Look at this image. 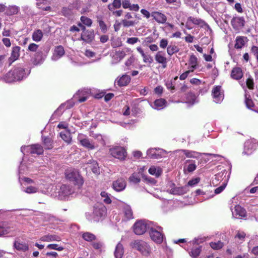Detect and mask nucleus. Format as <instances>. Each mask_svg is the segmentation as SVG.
Here are the masks:
<instances>
[{
    "instance_id": "53",
    "label": "nucleus",
    "mask_w": 258,
    "mask_h": 258,
    "mask_svg": "<svg viewBox=\"0 0 258 258\" xmlns=\"http://www.w3.org/2000/svg\"><path fill=\"white\" fill-rule=\"evenodd\" d=\"M81 22L88 27H91L92 24V21L91 19L86 17L81 16L80 18Z\"/></svg>"
},
{
    "instance_id": "51",
    "label": "nucleus",
    "mask_w": 258,
    "mask_h": 258,
    "mask_svg": "<svg viewBox=\"0 0 258 258\" xmlns=\"http://www.w3.org/2000/svg\"><path fill=\"white\" fill-rule=\"evenodd\" d=\"M186 98L187 102L189 103L193 104L196 102L197 97L193 93H188L186 95Z\"/></svg>"
},
{
    "instance_id": "63",
    "label": "nucleus",
    "mask_w": 258,
    "mask_h": 258,
    "mask_svg": "<svg viewBox=\"0 0 258 258\" xmlns=\"http://www.w3.org/2000/svg\"><path fill=\"white\" fill-rule=\"evenodd\" d=\"M245 103L246 107L250 109H252V107H253L254 104L251 99H249L247 97V95H245Z\"/></svg>"
},
{
    "instance_id": "36",
    "label": "nucleus",
    "mask_w": 258,
    "mask_h": 258,
    "mask_svg": "<svg viewBox=\"0 0 258 258\" xmlns=\"http://www.w3.org/2000/svg\"><path fill=\"white\" fill-rule=\"evenodd\" d=\"M61 138L68 144H70L72 142V137L71 133L67 131L61 132L59 133Z\"/></svg>"
},
{
    "instance_id": "57",
    "label": "nucleus",
    "mask_w": 258,
    "mask_h": 258,
    "mask_svg": "<svg viewBox=\"0 0 258 258\" xmlns=\"http://www.w3.org/2000/svg\"><path fill=\"white\" fill-rule=\"evenodd\" d=\"M211 247L214 249H219L223 246V242L218 241L217 242H211L210 243Z\"/></svg>"
},
{
    "instance_id": "8",
    "label": "nucleus",
    "mask_w": 258,
    "mask_h": 258,
    "mask_svg": "<svg viewBox=\"0 0 258 258\" xmlns=\"http://www.w3.org/2000/svg\"><path fill=\"white\" fill-rule=\"evenodd\" d=\"M77 140L82 146L88 150H93L96 147L94 143L83 134H78Z\"/></svg>"
},
{
    "instance_id": "45",
    "label": "nucleus",
    "mask_w": 258,
    "mask_h": 258,
    "mask_svg": "<svg viewBox=\"0 0 258 258\" xmlns=\"http://www.w3.org/2000/svg\"><path fill=\"white\" fill-rule=\"evenodd\" d=\"M19 8L15 5L10 6L6 9V14L8 15H14L18 13Z\"/></svg>"
},
{
    "instance_id": "11",
    "label": "nucleus",
    "mask_w": 258,
    "mask_h": 258,
    "mask_svg": "<svg viewBox=\"0 0 258 258\" xmlns=\"http://www.w3.org/2000/svg\"><path fill=\"white\" fill-rule=\"evenodd\" d=\"M155 59L157 63L162 65L163 69L167 67L168 59L165 51H158L155 55Z\"/></svg>"
},
{
    "instance_id": "55",
    "label": "nucleus",
    "mask_w": 258,
    "mask_h": 258,
    "mask_svg": "<svg viewBox=\"0 0 258 258\" xmlns=\"http://www.w3.org/2000/svg\"><path fill=\"white\" fill-rule=\"evenodd\" d=\"M93 138L96 140L101 145L104 146L105 145L104 137L101 134H94L93 135Z\"/></svg>"
},
{
    "instance_id": "29",
    "label": "nucleus",
    "mask_w": 258,
    "mask_h": 258,
    "mask_svg": "<svg viewBox=\"0 0 258 258\" xmlns=\"http://www.w3.org/2000/svg\"><path fill=\"white\" fill-rule=\"evenodd\" d=\"M40 240L42 241L50 242L53 241H59L61 238L59 236L55 234H48L42 236Z\"/></svg>"
},
{
    "instance_id": "50",
    "label": "nucleus",
    "mask_w": 258,
    "mask_h": 258,
    "mask_svg": "<svg viewBox=\"0 0 258 258\" xmlns=\"http://www.w3.org/2000/svg\"><path fill=\"white\" fill-rule=\"evenodd\" d=\"M141 180L140 175L136 173H134L129 177V181L130 182L134 184L140 182Z\"/></svg>"
},
{
    "instance_id": "42",
    "label": "nucleus",
    "mask_w": 258,
    "mask_h": 258,
    "mask_svg": "<svg viewBox=\"0 0 258 258\" xmlns=\"http://www.w3.org/2000/svg\"><path fill=\"white\" fill-rule=\"evenodd\" d=\"M197 61L198 59L195 55H191L190 56L189 60V64L190 65V67L189 68V69H190V71H191V72H193L197 68Z\"/></svg>"
},
{
    "instance_id": "47",
    "label": "nucleus",
    "mask_w": 258,
    "mask_h": 258,
    "mask_svg": "<svg viewBox=\"0 0 258 258\" xmlns=\"http://www.w3.org/2000/svg\"><path fill=\"white\" fill-rule=\"evenodd\" d=\"M121 0H114L111 4H109L108 8L110 11H112L114 9H119L121 7Z\"/></svg>"
},
{
    "instance_id": "17",
    "label": "nucleus",
    "mask_w": 258,
    "mask_h": 258,
    "mask_svg": "<svg viewBox=\"0 0 258 258\" xmlns=\"http://www.w3.org/2000/svg\"><path fill=\"white\" fill-rule=\"evenodd\" d=\"M74 192V189L72 186L63 184L62 185L58 191V195L60 197H67Z\"/></svg>"
},
{
    "instance_id": "59",
    "label": "nucleus",
    "mask_w": 258,
    "mask_h": 258,
    "mask_svg": "<svg viewBox=\"0 0 258 258\" xmlns=\"http://www.w3.org/2000/svg\"><path fill=\"white\" fill-rule=\"evenodd\" d=\"M38 189L37 187L33 186H28L26 189H24L23 191L25 192H26L27 194H34L37 192Z\"/></svg>"
},
{
    "instance_id": "20",
    "label": "nucleus",
    "mask_w": 258,
    "mask_h": 258,
    "mask_svg": "<svg viewBox=\"0 0 258 258\" xmlns=\"http://www.w3.org/2000/svg\"><path fill=\"white\" fill-rule=\"evenodd\" d=\"M243 76V73L242 69L240 67L233 68L231 72V77L235 80H239Z\"/></svg>"
},
{
    "instance_id": "39",
    "label": "nucleus",
    "mask_w": 258,
    "mask_h": 258,
    "mask_svg": "<svg viewBox=\"0 0 258 258\" xmlns=\"http://www.w3.org/2000/svg\"><path fill=\"white\" fill-rule=\"evenodd\" d=\"M14 246L16 249L18 250L26 251L28 250V245L27 244L19 241H15Z\"/></svg>"
},
{
    "instance_id": "19",
    "label": "nucleus",
    "mask_w": 258,
    "mask_h": 258,
    "mask_svg": "<svg viewBox=\"0 0 258 258\" xmlns=\"http://www.w3.org/2000/svg\"><path fill=\"white\" fill-rule=\"evenodd\" d=\"M167 101L165 99L160 98L155 100L153 103L150 104V105L153 108L159 110L165 107Z\"/></svg>"
},
{
    "instance_id": "1",
    "label": "nucleus",
    "mask_w": 258,
    "mask_h": 258,
    "mask_svg": "<svg viewBox=\"0 0 258 258\" xmlns=\"http://www.w3.org/2000/svg\"><path fill=\"white\" fill-rule=\"evenodd\" d=\"M131 245L144 256H148L151 253L152 248L150 244L143 240H135L132 242Z\"/></svg>"
},
{
    "instance_id": "58",
    "label": "nucleus",
    "mask_w": 258,
    "mask_h": 258,
    "mask_svg": "<svg viewBox=\"0 0 258 258\" xmlns=\"http://www.w3.org/2000/svg\"><path fill=\"white\" fill-rule=\"evenodd\" d=\"M155 39L152 36H148L145 38L144 41L142 42V44L145 46H148L150 44L154 42Z\"/></svg>"
},
{
    "instance_id": "61",
    "label": "nucleus",
    "mask_w": 258,
    "mask_h": 258,
    "mask_svg": "<svg viewBox=\"0 0 258 258\" xmlns=\"http://www.w3.org/2000/svg\"><path fill=\"white\" fill-rule=\"evenodd\" d=\"M101 196L103 198V201L106 204H109L111 202V200L108 197V194L105 191H102L100 194Z\"/></svg>"
},
{
    "instance_id": "62",
    "label": "nucleus",
    "mask_w": 258,
    "mask_h": 258,
    "mask_svg": "<svg viewBox=\"0 0 258 258\" xmlns=\"http://www.w3.org/2000/svg\"><path fill=\"white\" fill-rule=\"evenodd\" d=\"M98 23L102 32L105 33L107 30L106 25L102 19H98Z\"/></svg>"
},
{
    "instance_id": "28",
    "label": "nucleus",
    "mask_w": 258,
    "mask_h": 258,
    "mask_svg": "<svg viewBox=\"0 0 258 258\" xmlns=\"http://www.w3.org/2000/svg\"><path fill=\"white\" fill-rule=\"evenodd\" d=\"M20 47L16 46L12 48L11 56L9 58V61L11 62L17 60L20 56Z\"/></svg>"
},
{
    "instance_id": "6",
    "label": "nucleus",
    "mask_w": 258,
    "mask_h": 258,
    "mask_svg": "<svg viewBox=\"0 0 258 258\" xmlns=\"http://www.w3.org/2000/svg\"><path fill=\"white\" fill-rule=\"evenodd\" d=\"M93 212L94 217H89V221L97 222L99 221L106 214V209L105 207L101 204L95 205L93 207Z\"/></svg>"
},
{
    "instance_id": "23",
    "label": "nucleus",
    "mask_w": 258,
    "mask_h": 258,
    "mask_svg": "<svg viewBox=\"0 0 258 258\" xmlns=\"http://www.w3.org/2000/svg\"><path fill=\"white\" fill-rule=\"evenodd\" d=\"M20 71H22L21 70H13L9 71L5 76L4 80L5 82L7 83H12L16 81L17 80L14 78L15 75H16Z\"/></svg>"
},
{
    "instance_id": "35",
    "label": "nucleus",
    "mask_w": 258,
    "mask_h": 258,
    "mask_svg": "<svg viewBox=\"0 0 258 258\" xmlns=\"http://www.w3.org/2000/svg\"><path fill=\"white\" fill-rule=\"evenodd\" d=\"M42 142L45 150H51L53 148V140L49 137H42Z\"/></svg>"
},
{
    "instance_id": "60",
    "label": "nucleus",
    "mask_w": 258,
    "mask_h": 258,
    "mask_svg": "<svg viewBox=\"0 0 258 258\" xmlns=\"http://www.w3.org/2000/svg\"><path fill=\"white\" fill-rule=\"evenodd\" d=\"M169 41L166 38H162L160 40L159 46L162 49L167 48L169 46Z\"/></svg>"
},
{
    "instance_id": "44",
    "label": "nucleus",
    "mask_w": 258,
    "mask_h": 258,
    "mask_svg": "<svg viewBox=\"0 0 258 258\" xmlns=\"http://www.w3.org/2000/svg\"><path fill=\"white\" fill-rule=\"evenodd\" d=\"M82 237L84 240L88 242L92 241L96 239V236L89 232H82Z\"/></svg>"
},
{
    "instance_id": "24",
    "label": "nucleus",
    "mask_w": 258,
    "mask_h": 258,
    "mask_svg": "<svg viewBox=\"0 0 258 258\" xmlns=\"http://www.w3.org/2000/svg\"><path fill=\"white\" fill-rule=\"evenodd\" d=\"M233 216L236 218H241L246 216L245 210L239 205L235 206L234 211L232 212Z\"/></svg>"
},
{
    "instance_id": "64",
    "label": "nucleus",
    "mask_w": 258,
    "mask_h": 258,
    "mask_svg": "<svg viewBox=\"0 0 258 258\" xmlns=\"http://www.w3.org/2000/svg\"><path fill=\"white\" fill-rule=\"evenodd\" d=\"M9 233V229L4 227L3 223H0V236L7 234Z\"/></svg>"
},
{
    "instance_id": "37",
    "label": "nucleus",
    "mask_w": 258,
    "mask_h": 258,
    "mask_svg": "<svg viewBox=\"0 0 258 258\" xmlns=\"http://www.w3.org/2000/svg\"><path fill=\"white\" fill-rule=\"evenodd\" d=\"M43 36L42 31L40 29H37L33 32L32 38L33 41L38 42L41 40Z\"/></svg>"
},
{
    "instance_id": "46",
    "label": "nucleus",
    "mask_w": 258,
    "mask_h": 258,
    "mask_svg": "<svg viewBox=\"0 0 258 258\" xmlns=\"http://www.w3.org/2000/svg\"><path fill=\"white\" fill-rule=\"evenodd\" d=\"M14 70H19L22 71H20L19 73H18L16 75H15L14 78L17 80V81H20L25 78L27 76V73H26L25 70L22 68H16Z\"/></svg>"
},
{
    "instance_id": "5",
    "label": "nucleus",
    "mask_w": 258,
    "mask_h": 258,
    "mask_svg": "<svg viewBox=\"0 0 258 258\" xmlns=\"http://www.w3.org/2000/svg\"><path fill=\"white\" fill-rule=\"evenodd\" d=\"M39 45L34 43H30L29 46L27 50L31 52H36L34 55V64H41L45 59L46 55H44L41 51H38Z\"/></svg>"
},
{
    "instance_id": "54",
    "label": "nucleus",
    "mask_w": 258,
    "mask_h": 258,
    "mask_svg": "<svg viewBox=\"0 0 258 258\" xmlns=\"http://www.w3.org/2000/svg\"><path fill=\"white\" fill-rule=\"evenodd\" d=\"M44 218L45 220L51 223H54L59 221V220L55 216L48 214L45 215Z\"/></svg>"
},
{
    "instance_id": "10",
    "label": "nucleus",
    "mask_w": 258,
    "mask_h": 258,
    "mask_svg": "<svg viewBox=\"0 0 258 258\" xmlns=\"http://www.w3.org/2000/svg\"><path fill=\"white\" fill-rule=\"evenodd\" d=\"M214 101L216 103H221L224 99V92L221 86H215L212 91Z\"/></svg>"
},
{
    "instance_id": "7",
    "label": "nucleus",
    "mask_w": 258,
    "mask_h": 258,
    "mask_svg": "<svg viewBox=\"0 0 258 258\" xmlns=\"http://www.w3.org/2000/svg\"><path fill=\"white\" fill-rule=\"evenodd\" d=\"M167 191L174 195H182L186 194L188 190L187 185L184 186H176L173 183H170L167 186Z\"/></svg>"
},
{
    "instance_id": "52",
    "label": "nucleus",
    "mask_w": 258,
    "mask_h": 258,
    "mask_svg": "<svg viewBox=\"0 0 258 258\" xmlns=\"http://www.w3.org/2000/svg\"><path fill=\"white\" fill-rule=\"evenodd\" d=\"M121 23L123 26V27H129L131 26H134L137 23L135 21L123 19L121 21Z\"/></svg>"
},
{
    "instance_id": "41",
    "label": "nucleus",
    "mask_w": 258,
    "mask_h": 258,
    "mask_svg": "<svg viewBox=\"0 0 258 258\" xmlns=\"http://www.w3.org/2000/svg\"><path fill=\"white\" fill-rule=\"evenodd\" d=\"M148 171L150 174L155 175L156 177H158L162 173V170L161 168L155 166L151 167Z\"/></svg>"
},
{
    "instance_id": "32",
    "label": "nucleus",
    "mask_w": 258,
    "mask_h": 258,
    "mask_svg": "<svg viewBox=\"0 0 258 258\" xmlns=\"http://www.w3.org/2000/svg\"><path fill=\"white\" fill-rule=\"evenodd\" d=\"M28 149H32L31 154L41 155L43 153V148L39 144H34L31 145V147H28Z\"/></svg>"
},
{
    "instance_id": "48",
    "label": "nucleus",
    "mask_w": 258,
    "mask_h": 258,
    "mask_svg": "<svg viewBox=\"0 0 258 258\" xmlns=\"http://www.w3.org/2000/svg\"><path fill=\"white\" fill-rule=\"evenodd\" d=\"M246 234L243 232L238 231L235 236V238L237 240V242L241 243L245 240Z\"/></svg>"
},
{
    "instance_id": "18",
    "label": "nucleus",
    "mask_w": 258,
    "mask_h": 258,
    "mask_svg": "<svg viewBox=\"0 0 258 258\" xmlns=\"http://www.w3.org/2000/svg\"><path fill=\"white\" fill-rule=\"evenodd\" d=\"M65 53L64 48L61 45L55 47L51 59L53 61H56L60 59Z\"/></svg>"
},
{
    "instance_id": "2",
    "label": "nucleus",
    "mask_w": 258,
    "mask_h": 258,
    "mask_svg": "<svg viewBox=\"0 0 258 258\" xmlns=\"http://www.w3.org/2000/svg\"><path fill=\"white\" fill-rule=\"evenodd\" d=\"M66 178L74 185L80 187L83 184V180L79 172L74 169H68L65 172Z\"/></svg>"
},
{
    "instance_id": "38",
    "label": "nucleus",
    "mask_w": 258,
    "mask_h": 258,
    "mask_svg": "<svg viewBox=\"0 0 258 258\" xmlns=\"http://www.w3.org/2000/svg\"><path fill=\"white\" fill-rule=\"evenodd\" d=\"M179 48L175 44L170 43L167 48V53L170 56L179 51Z\"/></svg>"
},
{
    "instance_id": "16",
    "label": "nucleus",
    "mask_w": 258,
    "mask_h": 258,
    "mask_svg": "<svg viewBox=\"0 0 258 258\" xmlns=\"http://www.w3.org/2000/svg\"><path fill=\"white\" fill-rule=\"evenodd\" d=\"M126 186V181L123 178H118L112 183V188L117 192L123 191L125 188Z\"/></svg>"
},
{
    "instance_id": "31",
    "label": "nucleus",
    "mask_w": 258,
    "mask_h": 258,
    "mask_svg": "<svg viewBox=\"0 0 258 258\" xmlns=\"http://www.w3.org/2000/svg\"><path fill=\"white\" fill-rule=\"evenodd\" d=\"M181 151L182 153H183V154L186 156L187 158H189L198 159L200 157V155H201V153L195 151L188 150H181Z\"/></svg>"
},
{
    "instance_id": "33",
    "label": "nucleus",
    "mask_w": 258,
    "mask_h": 258,
    "mask_svg": "<svg viewBox=\"0 0 258 258\" xmlns=\"http://www.w3.org/2000/svg\"><path fill=\"white\" fill-rule=\"evenodd\" d=\"M87 164L89 165V168H90L92 172L96 174L100 173V169L98 167V163L94 160H90Z\"/></svg>"
},
{
    "instance_id": "26",
    "label": "nucleus",
    "mask_w": 258,
    "mask_h": 258,
    "mask_svg": "<svg viewBox=\"0 0 258 258\" xmlns=\"http://www.w3.org/2000/svg\"><path fill=\"white\" fill-rule=\"evenodd\" d=\"M137 50L141 54L144 63L151 64L153 62V57L150 55L145 53L141 47H137Z\"/></svg>"
},
{
    "instance_id": "34",
    "label": "nucleus",
    "mask_w": 258,
    "mask_h": 258,
    "mask_svg": "<svg viewBox=\"0 0 258 258\" xmlns=\"http://www.w3.org/2000/svg\"><path fill=\"white\" fill-rule=\"evenodd\" d=\"M131 81L130 76L127 75H122L117 81V85L119 86H126Z\"/></svg>"
},
{
    "instance_id": "12",
    "label": "nucleus",
    "mask_w": 258,
    "mask_h": 258,
    "mask_svg": "<svg viewBox=\"0 0 258 258\" xmlns=\"http://www.w3.org/2000/svg\"><path fill=\"white\" fill-rule=\"evenodd\" d=\"M255 140H251L246 141L244 143V150L242 154L247 156L251 155L255 149Z\"/></svg>"
},
{
    "instance_id": "14",
    "label": "nucleus",
    "mask_w": 258,
    "mask_h": 258,
    "mask_svg": "<svg viewBox=\"0 0 258 258\" xmlns=\"http://www.w3.org/2000/svg\"><path fill=\"white\" fill-rule=\"evenodd\" d=\"M94 37L95 34L94 30H87V31L82 33L79 40H82L87 43H90L94 39Z\"/></svg>"
},
{
    "instance_id": "30",
    "label": "nucleus",
    "mask_w": 258,
    "mask_h": 258,
    "mask_svg": "<svg viewBox=\"0 0 258 258\" xmlns=\"http://www.w3.org/2000/svg\"><path fill=\"white\" fill-rule=\"evenodd\" d=\"M247 37L244 36H237L236 38L235 44L234 47L236 49H241L245 45V42L247 41Z\"/></svg>"
},
{
    "instance_id": "56",
    "label": "nucleus",
    "mask_w": 258,
    "mask_h": 258,
    "mask_svg": "<svg viewBox=\"0 0 258 258\" xmlns=\"http://www.w3.org/2000/svg\"><path fill=\"white\" fill-rule=\"evenodd\" d=\"M189 20L194 24L200 26L202 27V26L203 25L204 23V21L202 20L201 19H198L194 17H190Z\"/></svg>"
},
{
    "instance_id": "15",
    "label": "nucleus",
    "mask_w": 258,
    "mask_h": 258,
    "mask_svg": "<svg viewBox=\"0 0 258 258\" xmlns=\"http://www.w3.org/2000/svg\"><path fill=\"white\" fill-rule=\"evenodd\" d=\"M245 22L243 17H234L231 19V24L234 30H238L244 27Z\"/></svg>"
},
{
    "instance_id": "21",
    "label": "nucleus",
    "mask_w": 258,
    "mask_h": 258,
    "mask_svg": "<svg viewBox=\"0 0 258 258\" xmlns=\"http://www.w3.org/2000/svg\"><path fill=\"white\" fill-rule=\"evenodd\" d=\"M130 51L131 49L129 48H126V51L120 50L116 51L112 56L115 62H118L122 60L126 55V52H128Z\"/></svg>"
},
{
    "instance_id": "43",
    "label": "nucleus",
    "mask_w": 258,
    "mask_h": 258,
    "mask_svg": "<svg viewBox=\"0 0 258 258\" xmlns=\"http://www.w3.org/2000/svg\"><path fill=\"white\" fill-rule=\"evenodd\" d=\"M85 92L83 90H79L78 92L74 96L75 99H78L79 102H83L87 100V97L85 96Z\"/></svg>"
},
{
    "instance_id": "49",
    "label": "nucleus",
    "mask_w": 258,
    "mask_h": 258,
    "mask_svg": "<svg viewBox=\"0 0 258 258\" xmlns=\"http://www.w3.org/2000/svg\"><path fill=\"white\" fill-rule=\"evenodd\" d=\"M201 251V246H199L198 247H193L191 249V251L189 252L190 255L193 258H197Z\"/></svg>"
},
{
    "instance_id": "13",
    "label": "nucleus",
    "mask_w": 258,
    "mask_h": 258,
    "mask_svg": "<svg viewBox=\"0 0 258 258\" xmlns=\"http://www.w3.org/2000/svg\"><path fill=\"white\" fill-rule=\"evenodd\" d=\"M110 153L113 157L120 160H124L126 156V151L121 147H117L111 149Z\"/></svg>"
},
{
    "instance_id": "3",
    "label": "nucleus",
    "mask_w": 258,
    "mask_h": 258,
    "mask_svg": "<svg viewBox=\"0 0 258 258\" xmlns=\"http://www.w3.org/2000/svg\"><path fill=\"white\" fill-rule=\"evenodd\" d=\"M162 230L161 227L155 226L153 224L149 231L151 239L157 244L161 243L165 238Z\"/></svg>"
},
{
    "instance_id": "4",
    "label": "nucleus",
    "mask_w": 258,
    "mask_h": 258,
    "mask_svg": "<svg viewBox=\"0 0 258 258\" xmlns=\"http://www.w3.org/2000/svg\"><path fill=\"white\" fill-rule=\"evenodd\" d=\"M152 224V222L146 220L138 221L134 225V231L136 235H142L147 230L149 231Z\"/></svg>"
},
{
    "instance_id": "22",
    "label": "nucleus",
    "mask_w": 258,
    "mask_h": 258,
    "mask_svg": "<svg viewBox=\"0 0 258 258\" xmlns=\"http://www.w3.org/2000/svg\"><path fill=\"white\" fill-rule=\"evenodd\" d=\"M151 16L158 23L164 24L167 20L166 16L159 12H154L151 14Z\"/></svg>"
},
{
    "instance_id": "27",
    "label": "nucleus",
    "mask_w": 258,
    "mask_h": 258,
    "mask_svg": "<svg viewBox=\"0 0 258 258\" xmlns=\"http://www.w3.org/2000/svg\"><path fill=\"white\" fill-rule=\"evenodd\" d=\"M124 252V247L120 242H118L115 248L114 255L115 258H122Z\"/></svg>"
},
{
    "instance_id": "9",
    "label": "nucleus",
    "mask_w": 258,
    "mask_h": 258,
    "mask_svg": "<svg viewBox=\"0 0 258 258\" xmlns=\"http://www.w3.org/2000/svg\"><path fill=\"white\" fill-rule=\"evenodd\" d=\"M166 151L160 148H151L147 150V154L151 159H158L165 156Z\"/></svg>"
},
{
    "instance_id": "25",
    "label": "nucleus",
    "mask_w": 258,
    "mask_h": 258,
    "mask_svg": "<svg viewBox=\"0 0 258 258\" xmlns=\"http://www.w3.org/2000/svg\"><path fill=\"white\" fill-rule=\"evenodd\" d=\"M197 165L196 162L192 160H186L185 162V165L184 166V171L187 172H191L196 169Z\"/></svg>"
},
{
    "instance_id": "40",
    "label": "nucleus",
    "mask_w": 258,
    "mask_h": 258,
    "mask_svg": "<svg viewBox=\"0 0 258 258\" xmlns=\"http://www.w3.org/2000/svg\"><path fill=\"white\" fill-rule=\"evenodd\" d=\"M124 215L126 220H130L133 218V214L131 208L128 205H125L123 207Z\"/></svg>"
}]
</instances>
